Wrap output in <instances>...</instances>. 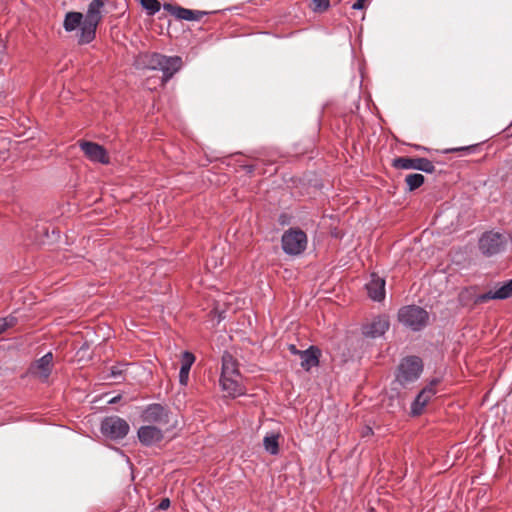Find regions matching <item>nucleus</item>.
<instances>
[{
	"label": "nucleus",
	"mask_w": 512,
	"mask_h": 512,
	"mask_svg": "<svg viewBox=\"0 0 512 512\" xmlns=\"http://www.w3.org/2000/svg\"><path fill=\"white\" fill-rule=\"evenodd\" d=\"M140 3L150 16L155 15L161 9V3L158 0H141Z\"/></svg>",
	"instance_id": "nucleus-25"
},
{
	"label": "nucleus",
	"mask_w": 512,
	"mask_h": 512,
	"mask_svg": "<svg viewBox=\"0 0 512 512\" xmlns=\"http://www.w3.org/2000/svg\"><path fill=\"white\" fill-rule=\"evenodd\" d=\"M478 145H469L464 147H456L444 150V153H454V152H466L472 153L477 149Z\"/></svg>",
	"instance_id": "nucleus-28"
},
{
	"label": "nucleus",
	"mask_w": 512,
	"mask_h": 512,
	"mask_svg": "<svg viewBox=\"0 0 512 512\" xmlns=\"http://www.w3.org/2000/svg\"><path fill=\"white\" fill-rule=\"evenodd\" d=\"M142 420L148 423H168V412L160 404L149 405L142 413Z\"/></svg>",
	"instance_id": "nucleus-15"
},
{
	"label": "nucleus",
	"mask_w": 512,
	"mask_h": 512,
	"mask_svg": "<svg viewBox=\"0 0 512 512\" xmlns=\"http://www.w3.org/2000/svg\"><path fill=\"white\" fill-rule=\"evenodd\" d=\"M313 10L316 12H323L329 8L330 0H313Z\"/></svg>",
	"instance_id": "nucleus-27"
},
{
	"label": "nucleus",
	"mask_w": 512,
	"mask_h": 512,
	"mask_svg": "<svg viewBox=\"0 0 512 512\" xmlns=\"http://www.w3.org/2000/svg\"><path fill=\"white\" fill-rule=\"evenodd\" d=\"M422 368V361L419 357H407L402 360L398 367L396 381L401 386H406L419 378Z\"/></svg>",
	"instance_id": "nucleus-5"
},
{
	"label": "nucleus",
	"mask_w": 512,
	"mask_h": 512,
	"mask_svg": "<svg viewBox=\"0 0 512 512\" xmlns=\"http://www.w3.org/2000/svg\"><path fill=\"white\" fill-rule=\"evenodd\" d=\"M307 235L300 228H290L285 231L281 238L283 251L288 255H300L307 248Z\"/></svg>",
	"instance_id": "nucleus-4"
},
{
	"label": "nucleus",
	"mask_w": 512,
	"mask_h": 512,
	"mask_svg": "<svg viewBox=\"0 0 512 512\" xmlns=\"http://www.w3.org/2000/svg\"><path fill=\"white\" fill-rule=\"evenodd\" d=\"M301 367L309 372L313 367L319 366L321 350L317 346H310L301 352Z\"/></svg>",
	"instance_id": "nucleus-19"
},
{
	"label": "nucleus",
	"mask_w": 512,
	"mask_h": 512,
	"mask_svg": "<svg viewBox=\"0 0 512 512\" xmlns=\"http://www.w3.org/2000/svg\"><path fill=\"white\" fill-rule=\"evenodd\" d=\"M368 0H357L353 5L352 8L355 10H361L364 9L366 6V3Z\"/></svg>",
	"instance_id": "nucleus-30"
},
{
	"label": "nucleus",
	"mask_w": 512,
	"mask_h": 512,
	"mask_svg": "<svg viewBox=\"0 0 512 512\" xmlns=\"http://www.w3.org/2000/svg\"><path fill=\"white\" fill-rule=\"evenodd\" d=\"M161 64L159 66L160 71L163 72V82L170 80L175 73H177L182 67V58L179 56H166L162 54Z\"/></svg>",
	"instance_id": "nucleus-13"
},
{
	"label": "nucleus",
	"mask_w": 512,
	"mask_h": 512,
	"mask_svg": "<svg viewBox=\"0 0 512 512\" xmlns=\"http://www.w3.org/2000/svg\"><path fill=\"white\" fill-rule=\"evenodd\" d=\"M392 167L402 170L414 169L429 174L435 172L433 162L423 157H397L393 159Z\"/></svg>",
	"instance_id": "nucleus-8"
},
{
	"label": "nucleus",
	"mask_w": 512,
	"mask_h": 512,
	"mask_svg": "<svg viewBox=\"0 0 512 512\" xmlns=\"http://www.w3.org/2000/svg\"><path fill=\"white\" fill-rule=\"evenodd\" d=\"M398 319L413 331H420L428 324L429 314L422 307L408 305L399 310Z\"/></svg>",
	"instance_id": "nucleus-3"
},
{
	"label": "nucleus",
	"mask_w": 512,
	"mask_h": 512,
	"mask_svg": "<svg viewBox=\"0 0 512 512\" xmlns=\"http://www.w3.org/2000/svg\"><path fill=\"white\" fill-rule=\"evenodd\" d=\"M288 349H289V351H290L293 355H297V356H301V352L303 351V350H299V349H297V347H296L294 344H290V345L288 346Z\"/></svg>",
	"instance_id": "nucleus-32"
},
{
	"label": "nucleus",
	"mask_w": 512,
	"mask_h": 512,
	"mask_svg": "<svg viewBox=\"0 0 512 512\" xmlns=\"http://www.w3.org/2000/svg\"><path fill=\"white\" fill-rule=\"evenodd\" d=\"M78 145L90 161L101 164H108L110 162L106 149L98 143L80 140Z\"/></svg>",
	"instance_id": "nucleus-9"
},
{
	"label": "nucleus",
	"mask_w": 512,
	"mask_h": 512,
	"mask_svg": "<svg viewBox=\"0 0 512 512\" xmlns=\"http://www.w3.org/2000/svg\"><path fill=\"white\" fill-rule=\"evenodd\" d=\"M52 362L53 354L48 352L31 366L30 371L42 381H46L52 371Z\"/></svg>",
	"instance_id": "nucleus-14"
},
{
	"label": "nucleus",
	"mask_w": 512,
	"mask_h": 512,
	"mask_svg": "<svg viewBox=\"0 0 512 512\" xmlns=\"http://www.w3.org/2000/svg\"><path fill=\"white\" fill-rule=\"evenodd\" d=\"M195 362V356L188 351L182 353L181 368L179 372V381L182 385H187L191 366Z\"/></svg>",
	"instance_id": "nucleus-21"
},
{
	"label": "nucleus",
	"mask_w": 512,
	"mask_h": 512,
	"mask_svg": "<svg viewBox=\"0 0 512 512\" xmlns=\"http://www.w3.org/2000/svg\"><path fill=\"white\" fill-rule=\"evenodd\" d=\"M372 429L370 427H367L366 428V434L365 435H368V434H372Z\"/></svg>",
	"instance_id": "nucleus-35"
},
{
	"label": "nucleus",
	"mask_w": 512,
	"mask_h": 512,
	"mask_svg": "<svg viewBox=\"0 0 512 512\" xmlns=\"http://www.w3.org/2000/svg\"><path fill=\"white\" fill-rule=\"evenodd\" d=\"M137 434L139 441L146 446L158 443L163 439L161 429L151 425L140 427Z\"/></svg>",
	"instance_id": "nucleus-16"
},
{
	"label": "nucleus",
	"mask_w": 512,
	"mask_h": 512,
	"mask_svg": "<svg viewBox=\"0 0 512 512\" xmlns=\"http://www.w3.org/2000/svg\"><path fill=\"white\" fill-rule=\"evenodd\" d=\"M123 365H115L110 368V377L117 380L124 374Z\"/></svg>",
	"instance_id": "nucleus-29"
},
{
	"label": "nucleus",
	"mask_w": 512,
	"mask_h": 512,
	"mask_svg": "<svg viewBox=\"0 0 512 512\" xmlns=\"http://www.w3.org/2000/svg\"><path fill=\"white\" fill-rule=\"evenodd\" d=\"M220 385L229 396L236 397L243 394L237 360L227 352L222 356Z\"/></svg>",
	"instance_id": "nucleus-1"
},
{
	"label": "nucleus",
	"mask_w": 512,
	"mask_h": 512,
	"mask_svg": "<svg viewBox=\"0 0 512 512\" xmlns=\"http://www.w3.org/2000/svg\"><path fill=\"white\" fill-rule=\"evenodd\" d=\"M103 8V0H92L89 3L84 20L79 26L80 33L78 43L80 45L89 44L95 39L97 27L103 18Z\"/></svg>",
	"instance_id": "nucleus-2"
},
{
	"label": "nucleus",
	"mask_w": 512,
	"mask_h": 512,
	"mask_svg": "<svg viewBox=\"0 0 512 512\" xmlns=\"http://www.w3.org/2000/svg\"><path fill=\"white\" fill-rule=\"evenodd\" d=\"M424 181V176L419 173L408 174L405 177V183L407 184L409 191H414L418 189L420 186L423 185Z\"/></svg>",
	"instance_id": "nucleus-24"
},
{
	"label": "nucleus",
	"mask_w": 512,
	"mask_h": 512,
	"mask_svg": "<svg viewBox=\"0 0 512 512\" xmlns=\"http://www.w3.org/2000/svg\"><path fill=\"white\" fill-rule=\"evenodd\" d=\"M17 324V318L15 316H7L0 318V335L4 333L8 328L14 327Z\"/></svg>",
	"instance_id": "nucleus-26"
},
{
	"label": "nucleus",
	"mask_w": 512,
	"mask_h": 512,
	"mask_svg": "<svg viewBox=\"0 0 512 512\" xmlns=\"http://www.w3.org/2000/svg\"><path fill=\"white\" fill-rule=\"evenodd\" d=\"M129 424L119 416L105 417L100 426L101 433L112 440L123 439L129 432Z\"/></svg>",
	"instance_id": "nucleus-7"
},
{
	"label": "nucleus",
	"mask_w": 512,
	"mask_h": 512,
	"mask_svg": "<svg viewBox=\"0 0 512 512\" xmlns=\"http://www.w3.org/2000/svg\"><path fill=\"white\" fill-rule=\"evenodd\" d=\"M279 438L280 434L271 433L266 435L263 439V445L265 450L271 455H277L279 453Z\"/></svg>",
	"instance_id": "nucleus-23"
},
{
	"label": "nucleus",
	"mask_w": 512,
	"mask_h": 512,
	"mask_svg": "<svg viewBox=\"0 0 512 512\" xmlns=\"http://www.w3.org/2000/svg\"><path fill=\"white\" fill-rule=\"evenodd\" d=\"M162 54L157 52H144L140 53L136 60L135 64L137 68L140 69H148V70H158L161 64Z\"/></svg>",
	"instance_id": "nucleus-17"
},
{
	"label": "nucleus",
	"mask_w": 512,
	"mask_h": 512,
	"mask_svg": "<svg viewBox=\"0 0 512 512\" xmlns=\"http://www.w3.org/2000/svg\"><path fill=\"white\" fill-rule=\"evenodd\" d=\"M243 169L247 174H252L255 171V165H244Z\"/></svg>",
	"instance_id": "nucleus-33"
},
{
	"label": "nucleus",
	"mask_w": 512,
	"mask_h": 512,
	"mask_svg": "<svg viewBox=\"0 0 512 512\" xmlns=\"http://www.w3.org/2000/svg\"><path fill=\"white\" fill-rule=\"evenodd\" d=\"M436 390L433 385H429L422 389V391L417 395L415 400L411 405V413L414 416H418L423 412L424 407L431 400V398L435 395Z\"/></svg>",
	"instance_id": "nucleus-20"
},
{
	"label": "nucleus",
	"mask_w": 512,
	"mask_h": 512,
	"mask_svg": "<svg viewBox=\"0 0 512 512\" xmlns=\"http://www.w3.org/2000/svg\"><path fill=\"white\" fill-rule=\"evenodd\" d=\"M85 15L80 12H68L65 15L63 27L65 31L71 32L80 26L84 20Z\"/></svg>",
	"instance_id": "nucleus-22"
},
{
	"label": "nucleus",
	"mask_w": 512,
	"mask_h": 512,
	"mask_svg": "<svg viewBox=\"0 0 512 512\" xmlns=\"http://www.w3.org/2000/svg\"><path fill=\"white\" fill-rule=\"evenodd\" d=\"M389 325L387 317L377 316L371 322L362 326V333L365 337L377 338L384 335Z\"/></svg>",
	"instance_id": "nucleus-12"
},
{
	"label": "nucleus",
	"mask_w": 512,
	"mask_h": 512,
	"mask_svg": "<svg viewBox=\"0 0 512 512\" xmlns=\"http://www.w3.org/2000/svg\"><path fill=\"white\" fill-rule=\"evenodd\" d=\"M170 506V500L168 498H164L158 505V508L161 510H165Z\"/></svg>",
	"instance_id": "nucleus-31"
},
{
	"label": "nucleus",
	"mask_w": 512,
	"mask_h": 512,
	"mask_svg": "<svg viewBox=\"0 0 512 512\" xmlns=\"http://www.w3.org/2000/svg\"><path fill=\"white\" fill-rule=\"evenodd\" d=\"M506 243L507 240L503 234L489 231L479 239L478 248L484 256L491 257L503 251Z\"/></svg>",
	"instance_id": "nucleus-6"
},
{
	"label": "nucleus",
	"mask_w": 512,
	"mask_h": 512,
	"mask_svg": "<svg viewBox=\"0 0 512 512\" xmlns=\"http://www.w3.org/2000/svg\"><path fill=\"white\" fill-rule=\"evenodd\" d=\"M366 289L369 297L374 301H381L385 298V280L374 273L371 274Z\"/></svg>",
	"instance_id": "nucleus-18"
},
{
	"label": "nucleus",
	"mask_w": 512,
	"mask_h": 512,
	"mask_svg": "<svg viewBox=\"0 0 512 512\" xmlns=\"http://www.w3.org/2000/svg\"><path fill=\"white\" fill-rule=\"evenodd\" d=\"M163 8L177 19L186 21H200L208 14L206 11L191 10L170 3H164Z\"/></svg>",
	"instance_id": "nucleus-10"
},
{
	"label": "nucleus",
	"mask_w": 512,
	"mask_h": 512,
	"mask_svg": "<svg viewBox=\"0 0 512 512\" xmlns=\"http://www.w3.org/2000/svg\"><path fill=\"white\" fill-rule=\"evenodd\" d=\"M512 296V279L507 280L500 284L499 287H495L494 290H490L477 297V303H485L489 300L498 299L504 300Z\"/></svg>",
	"instance_id": "nucleus-11"
},
{
	"label": "nucleus",
	"mask_w": 512,
	"mask_h": 512,
	"mask_svg": "<svg viewBox=\"0 0 512 512\" xmlns=\"http://www.w3.org/2000/svg\"><path fill=\"white\" fill-rule=\"evenodd\" d=\"M119 398H120L119 396L114 397L113 399H111V400L109 401V403H116V402L118 401V399H119Z\"/></svg>",
	"instance_id": "nucleus-34"
}]
</instances>
